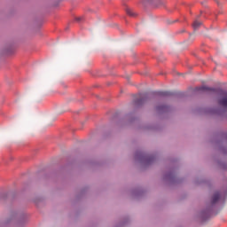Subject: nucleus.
I'll list each match as a JSON object with an SVG mask.
<instances>
[{"mask_svg":"<svg viewBox=\"0 0 227 227\" xmlns=\"http://www.w3.org/2000/svg\"><path fill=\"white\" fill-rule=\"evenodd\" d=\"M200 26H201V22H200V21H194V23H193V25H192L194 31H196L197 29H199Z\"/></svg>","mask_w":227,"mask_h":227,"instance_id":"39448f33","label":"nucleus"},{"mask_svg":"<svg viewBox=\"0 0 227 227\" xmlns=\"http://www.w3.org/2000/svg\"><path fill=\"white\" fill-rule=\"evenodd\" d=\"M218 104L227 109V94H224L223 98L218 100Z\"/></svg>","mask_w":227,"mask_h":227,"instance_id":"f257e3e1","label":"nucleus"},{"mask_svg":"<svg viewBox=\"0 0 227 227\" xmlns=\"http://www.w3.org/2000/svg\"><path fill=\"white\" fill-rule=\"evenodd\" d=\"M220 198H221V193H219V192H216L212 197L211 205H215V203L219 201Z\"/></svg>","mask_w":227,"mask_h":227,"instance_id":"f03ea898","label":"nucleus"},{"mask_svg":"<svg viewBox=\"0 0 227 227\" xmlns=\"http://www.w3.org/2000/svg\"><path fill=\"white\" fill-rule=\"evenodd\" d=\"M156 111H166V106H157Z\"/></svg>","mask_w":227,"mask_h":227,"instance_id":"423d86ee","label":"nucleus"},{"mask_svg":"<svg viewBox=\"0 0 227 227\" xmlns=\"http://www.w3.org/2000/svg\"><path fill=\"white\" fill-rule=\"evenodd\" d=\"M157 97H171L173 93L169 91H159L156 93Z\"/></svg>","mask_w":227,"mask_h":227,"instance_id":"7ed1b4c3","label":"nucleus"},{"mask_svg":"<svg viewBox=\"0 0 227 227\" xmlns=\"http://www.w3.org/2000/svg\"><path fill=\"white\" fill-rule=\"evenodd\" d=\"M141 103H143V99H140V100L138 101V104H141Z\"/></svg>","mask_w":227,"mask_h":227,"instance_id":"6e6552de","label":"nucleus"},{"mask_svg":"<svg viewBox=\"0 0 227 227\" xmlns=\"http://www.w3.org/2000/svg\"><path fill=\"white\" fill-rule=\"evenodd\" d=\"M199 91H215V89H210L208 87H206V86H202V87H200L199 89Z\"/></svg>","mask_w":227,"mask_h":227,"instance_id":"20e7f679","label":"nucleus"},{"mask_svg":"<svg viewBox=\"0 0 227 227\" xmlns=\"http://www.w3.org/2000/svg\"><path fill=\"white\" fill-rule=\"evenodd\" d=\"M127 13H128V15H129V17H134V15H135L134 12L130 10H127Z\"/></svg>","mask_w":227,"mask_h":227,"instance_id":"0eeeda50","label":"nucleus"}]
</instances>
